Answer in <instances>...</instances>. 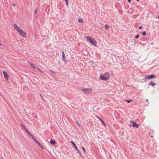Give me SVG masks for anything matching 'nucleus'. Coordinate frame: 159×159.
<instances>
[{
	"mask_svg": "<svg viewBox=\"0 0 159 159\" xmlns=\"http://www.w3.org/2000/svg\"><path fill=\"white\" fill-rule=\"evenodd\" d=\"M14 28L17 30L19 34L23 38H26V33L20 29L17 25L15 23L13 25Z\"/></svg>",
	"mask_w": 159,
	"mask_h": 159,
	"instance_id": "obj_1",
	"label": "nucleus"
},
{
	"mask_svg": "<svg viewBox=\"0 0 159 159\" xmlns=\"http://www.w3.org/2000/svg\"><path fill=\"white\" fill-rule=\"evenodd\" d=\"M85 38L89 40L90 43L92 45L96 46L97 44V42L93 38L90 36H86L85 37Z\"/></svg>",
	"mask_w": 159,
	"mask_h": 159,
	"instance_id": "obj_2",
	"label": "nucleus"
},
{
	"mask_svg": "<svg viewBox=\"0 0 159 159\" xmlns=\"http://www.w3.org/2000/svg\"><path fill=\"white\" fill-rule=\"evenodd\" d=\"M82 90L85 94H89L92 91V89L91 88L81 89Z\"/></svg>",
	"mask_w": 159,
	"mask_h": 159,
	"instance_id": "obj_3",
	"label": "nucleus"
},
{
	"mask_svg": "<svg viewBox=\"0 0 159 159\" xmlns=\"http://www.w3.org/2000/svg\"><path fill=\"white\" fill-rule=\"evenodd\" d=\"M155 78V75L153 74H152L150 75L146 76L145 77V79L146 80H150Z\"/></svg>",
	"mask_w": 159,
	"mask_h": 159,
	"instance_id": "obj_4",
	"label": "nucleus"
},
{
	"mask_svg": "<svg viewBox=\"0 0 159 159\" xmlns=\"http://www.w3.org/2000/svg\"><path fill=\"white\" fill-rule=\"evenodd\" d=\"M71 143L72 144V145L74 146L75 148L76 149V150L79 153L80 156H81L80 152L79 150V149H78V148L77 147L76 145L75 144V143L73 141H71Z\"/></svg>",
	"mask_w": 159,
	"mask_h": 159,
	"instance_id": "obj_5",
	"label": "nucleus"
},
{
	"mask_svg": "<svg viewBox=\"0 0 159 159\" xmlns=\"http://www.w3.org/2000/svg\"><path fill=\"white\" fill-rule=\"evenodd\" d=\"M100 79L102 80L107 81L109 79L107 77L104 76L103 75L100 76Z\"/></svg>",
	"mask_w": 159,
	"mask_h": 159,
	"instance_id": "obj_6",
	"label": "nucleus"
},
{
	"mask_svg": "<svg viewBox=\"0 0 159 159\" xmlns=\"http://www.w3.org/2000/svg\"><path fill=\"white\" fill-rule=\"evenodd\" d=\"M3 73L5 78L7 80H8V79L9 76L7 73L5 71H3Z\"/></svg>",
	"mask_w": 159,
	"mask_h": 159,
	"instance_id": "obj_7",
	"label": "nucleus"
},
{
	"mask_svg": "<svg viewBox=\"0 0 159 159\" xmlns=\"http://www.w3.org/2000/svg\"><path fill=\"white\" fill-rule=\"evenodd\" d=\"M130 122L133 123L132 125L133 127H135L137 128H138L139 127V125L136 124L135 122H134L133 121H130Z\"/></svg>",
	"mask_w": 159,
	"mask_h": 159,
	"instance_id": "obj_8",
	"label": "nucleus"
},
{
	"mask_svg": "<svg viewBox=\"0 0 159 159\" xmlns=\"http://www.w3.org/2000/svg\"><path fill=\"white\" fill-rule=\"evenodd\" d=\"M62 60L63 61H65L66 62H67L66 59L65 58V53L63 51H62Z\"/></svg>",
	"mask_w": 159,
	"mask_h": 159,
	"instance_id": "obj_9",
	"label": "nucleus"
},
{
	"mask_svg": "<svg viewBox=\"0 0 159 159\" xmlns=\"http://www.w3.org/2000/svg\"><path fill=\"white\" fill-rule=\"evenodd\" d=\"M25 131L28 133V134L30 135L31 137H32L33 136V135L32 134H31V133L29 131V130L26 129L25 128Z\"/></svg>",
	"mask_w": 159,
	"mask_h": 159,
	"instance_id": "obj_10",
	"label": "nucleus"
},
{
	"mask_svg": "<svg viewBox=\"0 0 159 159\" xmlns=\"http://www.w3.org/2000/svg\"><path fill=\"white\" fill-rule=\"evenodd\" d=\"M102 75L104 76H105L106 77H107V78L109 79L110 76V75L107 72L105 73L104 74H102Z\"/></svg>",
	"mask_w": 159,
	"mask_h": 159,
	"instance_id": "obj_11",
	"label": "nucleus"
},
{
	"mask_svg": "<svg viewBox=\"0 0 159 159\" xmlns=\"http://www.w3.org/2000/svg\"><path fill=\"white\" fill-rule=\"evenodd\" d=\"M155 85V83H153L152 81H151L148 84L149 86H153Z\"/></svg>",
	"mask_w": 159,
	"mask_h": 159,
	"instance_id": "obj_12",
	"label": "nucleus"
},
{
	"mask_svg": "<svg viewBox=\"0 0 159 159\" xmlns=\"http://www.w3.org/2000/svg\"><path fill=\"white\" fill-rule=\"evenodd\" d=\"M30 66H31L32 68H33V69H36L37 68V67L36 66H35L34 65V64H32V63H30Z\"/></svg>",
	"mask_w": 159,
	"mask_h": 159,
	"instance_id": "obj_13",
	"label": "nucleus"
},
{
	"mask_svg": "<svg viewBox=\"0 0 159 159\" xmlns=\"http://www.w3.org/2000/svg\"><path fill=\"white\" fill-rule=\"evenodd\" d=\"M50 143L52 145H54L56 143V142L54 140L51 139L50 141Z\"/></svg>",
	"mask_w": 159,
	"mask_h": 159,
	"instance_id": "obj_14",
	"label": "nucleus"
},
{
	"mask_svg": "<svg viewBox=\"0 0 159 159\" xmlns=\"http://www.w3.org/2000/svg\"><path fill=\"white\" fill-rule=\"evenodd\" d=\"M98 118L102 122V123L105 125H106V124L105 123H104V121L101 119L98 116Z\"/></svg>",
	"mask_w": 159,
	"mask_h": 159,
	"instance_id": "obj_15",
	"label": "nucleus"
},
{
	"mask_svg": "<svg viewBox=\"0 0 159 159\" xmlns=\"http://www.w3.org/2000/svg\"><path fill=\"white\" fill-rule=\"evenodd\" d=\"M78 21L79 22L81 23H82L83 22V20L82 19H78Z\"/></svg>",
	"mask_w": 159,
	"mask_h": 159,
	"instance_id": "obj_16",
	"label": "nucleus"
},
{
	"mask_svg": "<svg viewBox=\"0 0 159 159\" xmlns=\"http://www.w3.org/2000/svg\"><path fill=\"white\" fill-rule=\"evenodd\" d=\"M38 145H39V146L40 147H41L43 149V147H42V145L40 144V143L38 142L37 143H36Z\"/></svg>",
	"mask_w": 159,
	"mask_h": 159,
	"instance_id": "obj_17",
	"label": "nucleus"
},
{
	"mask_svg": "<svg viewBox=\"0 0 159 159\" xmlns=\"http://www.w3.org/2000/svg\"><path fill=\"white\" fill-rule=\"evenodd\" d=\"M105 29H108L109 28V27L107 25L105 24Z\"/></svg>",
	"mask_w": 159,
	"mask_h": 159,
	"instance_id": "obj_18",
	"label": "nucleus"
},
{
	"mask_svg": "<svg viewBox=\"0 0 159 159\" xmlns=\"http://www.w3.org/2000/svg\"><path fill=\"white\" fill-rule=\"evenodd\" d=\"M132 99H130V100H125V101L128 103H129L131 102L132 101Z\"/></svg>",
	"mask_w": 159,
	"mask_h": 159,
	"instance_id": "obj_19",
	"label": "nucleus"
},
{
	"mask_svg": "<svg viewBox=\"0 0 159 159\" xmlns=\"http://www.w3.org/2000/svg\"><path fill=\"white\" fill-rule=\"evenodd\" d=\"M38 10L37 9H35L34 12V14H36L38 12Z\"/></svg>",
	"mask_w": 159,
	"mask_h": 159,
	"instance_id": "obj_20",
	"label": "nucleus"
},
{
	"mask_svg": "<svg viewBox=\"0 0 159 159\" xmlns=\"http://www.w3.org/2000/svg\"><path fill=\"white\" fill-rule=\"evenodd\" d=\"M146 32L145 31H143V32L142 33V35L143 36L145 35L146 34Z\"/></svg>",
	"mask_w": 159,
	"mask_h": 159,
	"instance_id": "obj_21",
	"label": "nucleus"
},
{
	"mask_svg": "<svg viewBox=\"0 0 159 159\" xmlns=\"http://www.w3.org/2000/svg\"><path fill=\"white\" fill-rule=\"evenodd\" d=\"M139 37V35H137L135 36V39H138Z\"/></svg>",
	"mask_w": 159,
	"mask_h": 159,
	"instance_id": "obj_22",
	"label": "nucleus"
},
{
	"mask_svg": "<svg viewBox=\"0 0 159 159\" xmlns=\"http://www.w3.org/2000/svg\"><path fill=\"white\" fill-rule=\"evenodd\" d=\"M20 125L22 126L25 129V128H26L25 126L24 125H23L22 124H20Z\"/></svg>",
	"mask_w": 159,
	"mask_h": 159,
	"instance_id": "obj_23",
	"label": "nucleus"
},
{
	"mask_svg": "<svg viewBox=\"0 0 159 159\" xmlns=\"http://www.w3.org/2000/svg\"><path fill=\"white\" fill-rule=\"evenodd\" d=\"M36 69L38 71H39L41 73H42V72L41 71V70L39 68L37 67V68Z\"/></svg>",
	"mask_w": 159,
	"mask_h": 159,
	"instance_id": "obj_24",
	"label": "nucleus"
},
{
	"mask_svg": "<svg viewBox=\"0 0 159 159\" xmlns=\"http://www.w3.org/2000/svg\"><path fill=\"white\" fill-rule=\"evenodd\" d=\"M65 1H66V4L67 5H68V0H65Z\"/></svg>",
	"mask_w": 159,
	"mask_h": 159,
	"instance_id": "obj_25",
	"label": "nucleus"
},
{
	"mask_svg": "<svg viewBox=\"0 0 159 159\" xmlns=\"http://www.w3.org/2000/svg\"><path fill=\"white\" fill-rule=\"evenodd\" d=\"M32 138L34 141H35V140H36V139L33 137V136L32 137Z\"/></svg>",
	"mask_w": 159,
	"mask_h": 159,
	"instance_id": "obj_26",
	"label": "nucleus"
},
{
	"mask_svg": "<svg viewBox=\"0 0 159 159\" xmlns=\"http://www.w3.org/2000/svg\"><path fill=\"white\" fill-rule=\"evenodd\" d=\"M82 149H83V150H84V152H85V149H84V147H82Z\"/></svg>",
	"mask_w": 159,
	"mask_h": 159,
	"instance_id": "obj_27",
	"label": "nucleus"
},
{
	"mask_svg": "<svg viewBox=\"0 0 159 159\" xmlns=\"http://www.w3.org/2000/svg\"><path fill=\"white\" fill-rule=\"evenodd\" d=\"M11 5L14 7H15L16 6V4L15 3H12Z\"/></svg>",
	"mask_w": 159,
	"mask_h": 159,
	"instance_id": "obj_28",
	"label": "nucleus"
},
{
	"mask_svg": "<svg viewBox=\"0 0 159 159\" xmlns=\"http://www.w3.org/2000/svg\"><path fill=\"white\" fill-rule=\"evenodd\" d=\"M142 27L141 26H139V29H142Z\"/></svg>",
	"mask_w": 159,
	"mask_h": 159,
	"instance_id": "obj_29",
	"label": "nucleus"
},
{
	"mask_svg": "<svg viewBox=\"0 0 159 159\" xmlns=\"http://www.w3.org/2000/svg\"><path fill=\"white\" fill-rule=\"evenodd\" d=\"M50 71L51 72H52V73H54V72H53V71H52V70H50Z\"/></svg>",
	"mask_w": 159,
	"mask_h": 159,
	"instance_id": "obj_30",
	"label": "nucleus"
},
{
	"mask_svg": "<svg viewBox=\"0 0 159 159\" xmlns=\"http://www.w3.org/2000/svg\"><path fill=\"white\" fill-rule=\"evenodd\" d=\"M76 124H77V125H79V126L80 125L79 124V123L78 122H76Z\"/></svg>",
	"mask_w": 159,
	"mask_h": 159,
	"instance_id": "obj_31",
	"label": "nucleus"
},
{
	"mask_svg": "<svg viewBox=\"0 0 159 159\" xmlns=\"http://www.w3.org/2000/svg\"><path fill=\"white\" fill-rule=\"evenodd\" d=\"M35 142L36 143H37L38 141L37 140H35Z\"/></svg>",
	"mask_w": 159,
	"mask_h": 159,
	"instance_id": "obj_32",
	"label": "nucleus"
},
{
	"mask_svg": "<svg viewBox=\"0 0 159 159\" xmlns=\"http://www.w3.org/2000/svg\"><path fill=\"white\" fill-rule=\"evenodd\" d=\"M131 0H128V2H130V1H131Z\"/></svg>",
	"mask_w": 159,
	"mask_h": 159,
	"instance_id": "obj_33",
	"label": "nucleus"
},
{
	"mask_svg": "<svg viewBox=\"0 0 159 159\" xmlns=\"http://www.w3.org/2000/svg\"><path fill=\"white\" fill-rule=\"evenodd\" d=\"M40 96L42 98V95H41V94H40Z\"/></svg>",
	"mask_w": 159,
	"mask_h": 159,
	"instance_id": "obj_34",
	"label": "nucleus"
},
{
	"mask_svg": "<svg viewBox=\"0 0 159 159\" xmlns=\"http://www.w3.org/2000/svg\"><path fill=\"white\" fill-rule=\"evenodd\" d=\"M158 18L159 19V15L158 16Z\"/></svg>",
	"mask_w": 159,
	"mask_h": 159,
	"instance_id": "obj_35",
	"label": "nucleus"
},
{
	"mask_svg": "<svg viewBox=\"0 0 159 159\" xmlns=\"http://www.w3.org/2000/svg\"><path fill=\"white\" fill-rule=\"evenodd\" d=\"M136 0V1H139V0Z\"/></svg>",
	"mask_w": 159,
	"mask_h": 159,
	"instance_id": "obj_36",
	"label": "nucleus"
},
{
	"mask_svg": "<svg viewBox=\"0 0 159 159\" xmlns=\"http://www.w3.org/2000/svg\"><path fill=\"white\" fill-rule=\"evenodd\" d=\"M1 43H0V46H1Z\"/></svg>",
	"mask_w": 159,
	"mask_h": 159,
	"instance_id": "obj_37",
	"label": "nucleus"
},
{
	"mask_svg": "<svg viewBox=\"0 0 159 159\" xmlns=\"http://www.w3.org/2000/svg\"><path fill=\"white\" fill-rule=\"evenodd\" d=\"M1 43H0V46H1Z\"/></svg>",
	"mask_w": 159,
	"mask_h": 159,
	"instance_id": "obj_38",
	"label": "nucleus"
},
{
	"mask_svg": "<svg viewBox=\"0 0 159 159\" xmlns=\"http://www.w3.org/2000/svg\"><path fill=\"white\" fill-rule=\"evenodd\" d=\"M146 101H148V100H146Z\"/></svg>",
	"mask_w": 159,
	"mask_h": 159,
	"instance_id": "obj_39",
	"label": "nucleus"
}]
</instances>
